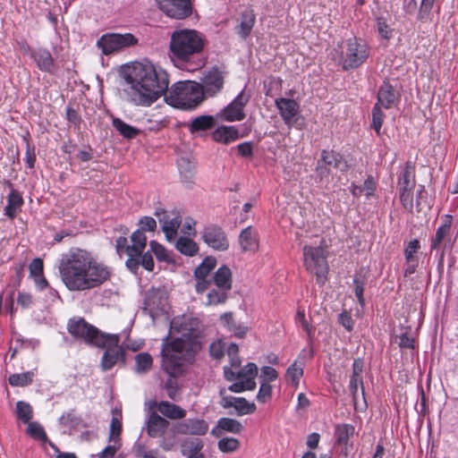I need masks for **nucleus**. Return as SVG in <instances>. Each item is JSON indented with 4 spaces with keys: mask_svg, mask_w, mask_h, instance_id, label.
Returning a JSON list of instances; mask_svg holds the SVG:
<instances>
[{
    "mask_svg": "<svg viewBox=\"0 0 458 458\" xmlns=\"http://www.w3.org/2000/svg\"><path fill=\"white\" fill-rule=\"evenodd\" d=\"M202 327L199 318L192 315L178 316L172 319L170 333H178L180 336L171 342H168L167 336L164 338L161 350L162 368L171 377L181 375L200 349Z\"/></svg>",
    "mask_w": 458,
    "mask_h": 458,
    "instance_id": "1",
    "label": "nucleus"
},
{
    "mask_svg": "<svg viewBox=\"0 0 458 458\" xmlns=\"http://www.w3.org/2000/svg\"><path fill=\"white\" fill-rule=\"evenodd\" d=\"M60 278L73 292L91 290L109 280L111 269L95 255L82 248L72 247L63 253L58 263Z\"/></svg>",
    "mask_w": 458,
    "mask_h": 458,
    "instance_id": "2",
    "label": "nucleus"
},
{
    "mask_svg": "<svg viewBox=\"0 0 458 458\" xmlns=\"http://www.w3.org/2000/svg\"><path fill=\"white\" fill-rule=\"evenodd\" d=\"M123 92L136 106H149L168 89V75L149 61L137 62L123 72Z\"/></svg>",
    "mask_w": 458,
    "mask_h": 458,
    "instance_id": "3",
    "label": "nucleus"
},
{
    "mask_svg": "<svg viewBox=\"0 0 458 458\" xmlns=\"http://www.w3.org/2000/svg\"><path fill=\"white\" fill-rule=\"evenodd\" d=\"M204 47L205 38L199 31L190 29L174 30L169 44L171 61L181 70L196 71L204 65Z\"/></svg>",
    "mask_w": 458,
    "mask_h": 458,
    "instance_id": "4",
    "label": "nucleus"
},
{
    "mask_svg": "<svg viewBox=\"0 0 458 458\" xmlns=\"http://www.w3.org/2000/svg\"><path fill=\"white\" fill-rule=\"evenodd\" d=\"M166 91V103L183 110L194 109L204 100L200 83L195 81H178Z\"/></svg>",
    "mask_w": 458,
    "mask_h": 458,
    "instance_id": "5",
    "label": "nucleus"
},
{
    "mask_svg": "<svg viewBox=\"0 0 458 458\" xmlns=\"http://www.w3.org/2000/svg\"><path fill=\"white\" fill-rule=\"evenodd\" d=\"M67 330L72 337L90 346L115 344L118 341V335L103 333L82 318H71Z\"/></svg>",
    "mask_w": 458,
    "mask_h": 458,
    "instance_id": "6",
    "label": "nucleus"
},
{
    "mask_svg": "<svg viewBox=\"0 0 458 458\" xmlns=\"http://www.w3.org/2000/svg\"><path fill=\"white\" fill-rule=\"evenodd\" d=\"M302 251L306 270L316 276L318 284H324L327 280L329 269L326 247L322 242L318 246L304 245Z\"/></svg>",
    "mask_w": 458,
    "mask_h": 458,
    "instance_id": "7",
    "label": "nucleus"
},
{
    "mask_svg": "<svg viewBox=\"0 0 458 458\" xmlns=\"http://www.w3.org/2000/svg\"><path fill=\"white\" fill-rule=\"evenodd\" d=\"M341 48L339 63L345 71L358 68L369 55L368 45L355 37L346 39Z\"/></svg>",
    "mask_w": 458,
    "mask_h": 458,
    "instance_id": "8",
    "label": "nucleus"
},
{
    "mask_svg": "<svg viewBox=\"0 0 458 458\" xmlns=\"http://www.w3.org/2000/svg\"><path fill=\"white\" fill-rule=\"evenodd\" d=\"M137 41L131 33H106L98 39L97 47L108 55L134 46Z\"/></svg>",
    "mask_w": 458,
    "mask_h": 458,
    "instance_id": "9",
    "label": "nucleus"
},
{
    "mask_svg": "<svg viewBox=\"0 0 458 458\" xmlns=\"http://www.w3.org/2000/svg\"><path fill=\"white\" fill-rule=\"evenodd\" d=\"M250 95L242 89L226 106L216 114V119L229 123L240 122L245 118L244 107Z\"/></svg>",
    "mask_w": 458,
    "mask_h": 458,
    "instance_id": "10",
    "label": "nucleus"
},
{
    "mask_svg": "<svg viewBox=\"0 0 458 458\" xmlns=\"http://www.w3.org/2000/svg\"><path fill=\"white\" fill-rule=\"evenodd\" d=\"M201 240L208 247L216 251H225L229 248V240L222 229L216 225H208L201 232Z\"/></svg>",
    "mask_w": 458,
    "mask_h": 458,
    "instance_id": "11",
    "label": "nucleus"
},
{
    "mask_svg": "<svg viewBox=\"0 0 458 458\" xmlns=\"http://www.w3.org/2000/svg\"><path fill=\"white\" fill-rule=\"evenodd\" d=\"M258 375V367L253 362H249L238 370V381L229 386L228 390L233 393H242L255 389V378Z\"/></svg>",
    "mask_w": 458,
    "mask_h": 458,
    "instance_id": "12",
    "label": "nucleus"
},
{
    "mask_svg": "<svg viewBox=\"0 0 458 458\" xmlns=\"http://www.w3.org/2000/svg\"><path fill=\"white\" fill-rule=\"evenodd\" d=\"M159 9L168 17L182 20L191 14V0H156Z\"/></svg>",
    "mask_w": 458,
    "mask_h": 458,
    "instance_id": "13",
    "label": "nucleus"
},
{
    "mask_svg": "<svg viewBox=\"0 0 458 458\" xmlns=\"http://www.w3.org/2000/svg\"><path fill=\"white\" fill-rule=\"evenodd\" d=\"M159 9L168 17L182 20L191 14V0H156Z\"/></svg>",
    "mask_w": 458,
    "mask_h": 458,
    "instance_id": "14",
    "label": "nucleus"
},
{
    "mask_svg": "<svg viewBox=\"0 0 458 458\" xmlns=\"http://www.w3.org/2000/svg\"><path fill=\"white\" fill-rule=\"evenodd\" d=\"M131 244H128L127 238L121 236L116 240L115 248L117 253L121 256L140 255L147 245V237L140 232H133L131 236Z\"/></svg>",
    "mask_w": 458,
    "mask_h": 458,
    "instance_id": "15",
    "label": "nucleus"
},
{
    "mask_svg": "<svg viewBox=\"0 0 458 458\" xmlns=\"http://www.w3.org/2000/svg\"><path fill=\"white\" fill-rule=\"evenodd\" d=\"M216 266V259L213 257L205 258L194 270L196 281L195 290L198 293H203L211 286V280L208 278L210 272Z\"/></svg>",
    "mask_w": 458,
    "mask_h": 458,
    "instance_id": "16",
    "label": "nucleus"
},
{
    "mask_svg": "<svg viewBox=\"0 0 458 458\" xmlns=\"http://www.w3.org/2000/svg\"><path fill=\"white\" fill-rule=\"evenodd\" d=\"M224 86V77L222 72L213 68L207 72L201 80V89L203 90V97H213L221 91Z\"/></svg>",
    "mask_w": 458,
    "mask_h": 458,
    "instance_id": "17",
    "label": "nucleus"
},
{
    "mask_svg": "<svg viewBox=\"0 0 458 458\" xmlns=\"http://www.w3.org/2000/svg\"><path fill=\"white\" fill-rule=\"evenodd\" d=\"M167 296L165 290L160 288H151L144 301L145 310H148L149 314L154 317L159 311H163L166 306Z\"/></svg>",
    "mask_w": 458,
    "mask_h": 458,
    "instance_id": "18",
    "label": "nucleus"
},
{
    "mask_svg": "<svg viewBox=\"0 0 458 458\" xmlns=\"http://www.w3.org/2000/svg\"><path fill=\"white\" fill-rule=\"evenodd\" d=\"M275 104L284 123L288 127L293 126L295 116L299 113V104L293 99L284 98L276 99Z\"/></svg>",
    "mask_w": 458,
    "mask_h": 458,
    "instance_id": "19",
    "label": "nucleus"
},
{
    "mask_svg": "<svg viewBox=\"0 0 458 458\" xmlns=\"http://www.w3.org/2000/svg\"><path fill=\"white\" fill-rule=\"evenodd\" d=\"M120 337L115 344H107L102 346H97L98 348H106L101 359V368L106 371L111 369L119 360H123L124 351L122 347H119Z\"/></svg>",
    "mask_w": 458,
    "mask_h": 458,
    "instance_id": "20",
    "label": "nucleus"
},
{
    "mask_svg": "<svg viewBox=\"0 0 458 458\" xmlns=\"http://www.w3.org/2000/svg\"><path fill=\"white\" fill-rule=\"evenodd\" d=\"M208 424L204 420L188 419L180 422L175 427V431L182 435L202 436L207 433Z\"/></svg>",
    "mask_w": 458,
    "mask_h": 458,
    "instance_id": "21",
    "label": "nucleus"
},
{
    "mask_svg": "<svg viewBox=\"0 0 458 458\" xmlns=\"http://www.w3.org/2000/svg\"><path fill=\"white\" fill-rule=\"evenodd\" d=\"M30 56L38 68L45 72L55 73V64L51 53L45 48H38L30 51Z\"/></svg>",
    "mask_w": 458,
    "mask_h": 458,
    "instance_id": "22",
    "label": "nucleus"
},
{
    "mask_svg": "<svg viewBox=\"0 0 458 458\" xmlns=\"http://www.w3.org/2000/svg\"><path fill=\"white\" fill-rule=\"evenodd\" d=\"M159 223L166 241L169 242H174L182 224L181 216L179 215L163 216L159 218Z\"/></svg>",
    "mask_w": 458,
    "mask_h": 458,
    "instance_id": "23",
    "label": "nucleus"
},
{
    "mask_svg": "<svg viewBox=\"0 0 458 458\" xmlns=\"http://www.w3.org/2000/svg\"><path fill=\"white\" fill-rule=\"evenodd\" d=\"M169 422L153 411L149 414L146 421L147 433L151 437H160L168 428Z\"/></svg>",
    "mask_w": 458,
    "mask_h": 458,
    "instance_id": "24",
    "label": "nucleus"
},
{
    "mask_svg": "<svg viewBox=\"0 0 458 458\" xmlns=\"http://www.w3.org/2000/svg\"><path fill=\"white\" fill-rule=\"evenodd\" d=\"M377 99V100L375 105H378V106L385 109H389L395 105L397 96L392 85L387 82H384L378 89Z\"/></svg>",
    "mask_w": 458,
    "mask_h": 458,
    "instance_id": "25",
    "label": "nucleus"
},
{
    "mask_svg": "<svg viewBox=\"0 0 458 458\" xmlns=\"http://www.w3.org/2000/svg\"><path fill=\"white\" fill-rule=\"evenodd\" d=\"M321 162L330 168H335L340 172H345L349 168L347 160L335 151L323 150L320 155Z\"/></svg>",
    "mask_w": 458,
    "mask_h": 458,
    "instance_id": "26",
    "label": "nucleus"
},
{
    "mask_svg": "<svg viewBox=\"0 0 458 458\" xmlns=\"http://www.w3.org/2000/svg\"><path fill=\"white\" fill-rule=\"evenodd\" d=\"M255 21L256 16L254 12L251 9H246L241 15L239 25L234 29L235 33L245 39L251 33Z\"/></svg>",
    "mask_w": 458,
    "mask_h": 458,
    "instance_id": "27",
    "label": "nucleus"
},
{
    "mask_svg": "<svg viewBox=\"0 0 458 458\" xmlns=\"http://www.w3.org/2000/svg\"><path fill=\"white\" fill-rule=\"evenodd\" d=\"M415 183L414 165L411 162H406L403 169L398 175V191L413 190Z\"/></svg>",
    "mask_w": 458,
    "mask_h": 458,
    "instance_id": "28",
    "label": "nucleus"
},
{
    "mask_svg": "<svg viewBox=\"0 0 458 458\" xmlns=\"http://www.w3.org/2000/svg\"><path fill=\"white\" fill-rule=\"evenodd\" d=\"M239 243L243 251H255L259 247L257 231L251 226L243 229L239 235Z\"/></svg>",
    "mask_w": 458,
    "mask_h": 458,
    "instance_id": "29",
    "label": "nucleus"
},
{
    "mask_svg": "<svg viewBox=\"0 0 458 458\" xmlns=\"http://www.w3.org/2000/svg\"><path fill=\"white\" fill-rule=\"evenodd\" d=\"M212 137L217 142L229 144L239 138V131L235 126L221 125L213 131Z\"/></svg>",
    "mask_w": 458,
    "mask_h": 458,
    "instance_id": "30",
    "label": "nucleus"
},
{
    "mask_svg": "<svg viewBox=\"0 0 458 458\" xmlns=\"http://www.w3.org/2000/svg\"><path fill=\"white\" fill-rule=\"evenodd\" d=\"M211 280V285L214 284L216 287H222L227 291L232 289L233 278L232 271L226 266L220 267L214 274Z\"/></svg>",
    "mask_w": 458,
    "mask_h": 458,
    "instance_id": "31",
    "label": "nucleus"
},
{
    "mask_svg": "<svg viewBox=\"0 0 458 458\" xmlns=\"http://www.w3.org/2000/svg\"><path fill=\"white\" fill-rule=\"evenodd\" d=\"M112 420L109 426V436L108 441L114 443H121V433H122V411L119 408H114L111 411Z\"/></svg>",
    "mask_w": 458,
    "mask_h": 458,
    "instance_id": "32",
    "label": "nucleus"
},
{
    "mask_svg": "<svg viewBox=\"0 0 458 458\" xmlns=\"http://www.w3.org/2000/svg\"><path fill=\"white\" fill-rule=\"evenodd\" d=\"M157 408L161 414L172 420L182 419L186 415L185 410L167 401H161Z\"/></svg>",
    "mask_w": 458,
    "mask_h": 458,
    "instance_id": "33",
    "label": "nucleus"
},
{
    "mask_svg": "<svg viewBox=\"0 0 458 458\" xmlns=\"http://www.w3.org/2000/svg\"><path fill=\"white\" fill-rule=\"evenodd\" d=\"M23 199L21 194L18 191L12 189L7 197V205L4 208V215L9 218H13L21 209Z\"/></svg>",
    "mask_w": 458,
    "mask_h": 458,
    "instance_id": "34",
    "label": "nucleus"
},
{
    "mask_svg": "<svg viewBox=\"0 0 458 458\" xmlns=\"http://www.w3.org/2000/svg\"><path fill=\"white\" fill-rule=\"evenodd\" d=\"M220 321L223 324V326L232 334H233V335H235L236 337H243L248 331V327L246 326L237 324L234 321L232 313L222 314L220 316Z\"/></svg>",
    "mask_w": 458,
    "mask_h": 458,
    "instance_id": "35",
    "label": "nucleus"
},
{
    "mask_svg": "<svg viewBox=\"0 0 458 458\" xmlns=\"http://www.w3.org/2000/svg\"><path fill=\"white\" fill-rule=\"evenodd\" d=\"M215 122L216 119L212 115H199L194 118L191 123L188 124V129L191 133L207 131L215 126Z\"/></svg>",
    "mask_w": 458,
    "mask_h": 458,
    "instance_id": "36",
    "label": "nucleus"
},
{
    "mask_svg": "<svg viewBox=\"0 0 458 458\" xmlns=\"http://www.w3.org/2000/svg\"><path fill=\"white\" fill-rule=\"evenodd\" d=\"M452 225V216H445L441 225L437 228L435 237L431 241V248L437 249L449 234Z\"/></svg>",
    "mask_w": 458,
    "mask_h": 458,
    "instance_id": "37",
    "label": "nucleus"
},
{
    "mask_svg": "<svg viewBox=\"0 0 458 458\" xmlns=\"http://www.w3.org/2000/svg\"><path fill=\"white\" fill-rule=\"evenodd\" d=\"M175 242V248L182 254L192 257L199 251L198 244L191 238L181 236Z\"/></svg>",
    "mask_w": 458,
    "mask_h": 458,
    "instance_id": "38",
    "label": "nucleus"
},
{
    "mask_svg": "<svg viewBox=\"0 0 458 458\" xmlns=\"http://www.w3.org/2000/svg\"><path fill=\"white\" fill-rule=\"evenodd\" d=\"M355 428L351 424H339L335 427V439L339 445L347 446L350 438L354 435Z\"/></svg>",
    "mask_w": 458,
    "mask_h": 458,
    "instance_id": "39",
    "label": "nucleus"
},
{
    "mask_svg": "<svg viewBox=\"0 0 458 458\" xmlns=\"http://www.w3.org/2000/svg\"><path fill=\"white\" fill-rule=\"evenodd\" d=\"M206 305H218L225 302L229 291L222 287L208 288Z\"/></svg>",
    "mask_w": 458,
    "mask_h": 458,
    "instance_id": "40",
    "label": "nucleus"
},
{
    "mask_svg": "<svg viewBox=\"0 0 458 458\" xmlns=\"http://www.w3.org/2000/svg\"><path fill=\"white\" fill-rule=\"evenodd\" d=\"M134 360V369L137 374H146L152 368L153 359L148 352H140L135 356Z\"/></svg>",
    "mask_w": 458,
    "mask_h": 458,
    "instance_id": "41",
    "label": "nucleus"
},
{
    "mask_svg": "<svg viewBox=\"0 0 458 458\" xmlns=\"http://www.w3.org/2000/svg\"><path fill=\"white\" fill-rule=\"evenodd\" d=\"M113 126L120 132L121 135L127 139H133L140 131L137 128L124 123L120 118L113 119Z\"/></svg>",
    "mask_w": 458,
    "mask_h": 458,
    "instance_id": "42",
    "label": "nucleus"
},
{
    "mask_svg": "<svg viewBox=\"0 0 458 458\" xmlns=\"http://www.w3.org/2000/svg\"><path fill=\"white\" fill-rule=\"evenodd\" d=\"M27 427V434L35 440L45 444L48 442L44 428L37 421H30Z\"/></svg>",
    "mask_w": 458,
    "mask_h": 458,
    "instance_id": "43",
    "label": "nucleus"
},
{
    "mask_svg": "<svg viewBox=\"0 0 458 458\" xmlns=\"http://www.w3.org/2000/svg\"><path fill=\"white\" fill-rule=\"evenodd\" d=\"M35 373L27 371L24 373H16L9 377V384L13 386H26L32 383Z\"/></svg>",
    "mask_w": 458,
    "mask_h": 458,
    "instance_id": "44",
    "label": "nucleus"
},
{
    "mask_svg": "<svg viewBox=\"0 0 458 458\" xmlns=\"http://www.w3.org/2000/svg\"><path fill=\"white\" fill-rule=\"evenodd\" d=\"M217 426L222 430L235 434L240 433L243 428L241 422L231 418H221L217 422Z\"/></svg>",
    "mask_w": 458,
    "mask_h": 458,
    "instance_id": "45",
    "label": "nucleus"
},
{
    "mask_svg": "<svg viewBox=\"0 0 458 458\" xmlns=\"http://www.w3.org/2000/svg\"><path fill=\"white\" fill-rule=\"evenodd\" d=\"M233 408L236 410L237 414L240 416L251 414L256 411L254 403H250L243 397H237L234 401Z\"/></svg>",
    "mask_w": 458,
    "mask_h": 458,
    "instance_id": "46",
    "label": "nucleus"
},
{
    "mask_svg": "<svg viewBox=\"0 0 458 458\" xmlns=\"http://www.w3.org/2000/svg\"><path fill=\"white\" fill-rule=\"evenodd\" d=\"M302 375V366L295 361L287 369L285 377L286 379L290 380L294 386H298Z\"/></svg>",
    "mask_w": 458,
    "mask_h": 458,
    "instance_id": "47",
    "label": "nucleus"
},
{
    "mask_svg": "<svg viewBox=\"0 0 458 458\" xmlns=\"http://www.w3.org/2000/svg\"><path fill=\"white\" fill-rule=\"evenodd\" d=\"M16 412L18 418L24 423H29L33 416L31 406L23 401L17 402Z\"/></svg>",
    "mask_w": 458,
    "mask_h": 458,
    "instance_id": "48",
    "label": "nucleus"
},
{
    "mask_svg": "<svg viewBox=\"0 0 458 458\" xmlns=\"http://www.w3.org/2000/svg\"><path fill=\"white\" fill-rule=\"evenodd\" d=\"M436 0H421L417 19L422 22L430 20L431 11Z\"/></svg>",
    "mask_w": 458,
    "mask_h": 458,
    "instance_id": "49",
    "label": "nucleus"
},
{
    "mask_svg": "<svg viewBox=\"0 0 458 458\" xmlns=\"http://www.w3.org/2000/svg\"><path fill=\"white\" fill-rule=\"evenodd\" d=\"M384 118L385 114L382 111V107L378 106V105H375L372 109V128L377 135H380L381 133Z\"/></svg>",
    "mask_w": 458,
    "mask_h": 458,
    "instance_id": "50",
    "label": "nucleus"
},
{
    "mask_svg": "<svg viewBox=\"0 0 458 458\" xmlns=\"http://www.w3.org/2000/svg\"><path fill=\"white\" fill-rule=\"evenodd\" d=\"M149 250L153 253L158 261H169L170 258L167 250L163 245L156 241L149 242Z\"/></svg>",
    "mask_w": 458,
    "mask_h": 458,
    "instance_id": "51",
    "label": "nucleus"
},
{
    "mask_svg": "<svg viewBox=\"0 0 458 458\" xmlns=\"http://www.w3.org/2000/svg\"><path fill=\"white\" fill-rule=\"evenodd\" d=\"M239 441L233 437H223L218 441V448L223 453H231L237 450Z\"/></svg>",
    "mask_w": 458,
    "mask_h": 458,
    "instance_id": "52",
    "label": "nucleus"
},
{
    "mask_svg": "<svg viewBox=\"0 0 458 458\" xmlns=\"http://www.w3.org/2000/svg\"><path fill=\"white\" fill-rule=\"evenodd\" d=\"M139 229L135 232H140L141 234H145V232H154L157 229V222L151 216H142L139 220Z\"/></svg>",
    "mask_w": 458,
    "mask_h": 458,
    "instance_id": "53",
    "label": "nucleus"
},
{
    "mask_svg": "<svg viewBox=\"0 0 458 458\" xmlns=\"http://www.w3.org/2000/svg\"><path fill=\"white\" fill-rule=\"evenodd\" d=\"M420 248V242L416 239L411 240L408 242L405 250H404V257L407 263L415 262L416 257L415 254Z\"/></svg>",
    "mask_w": 458,
    "mask_h": 458,
    "instance_id": "54",
    "label": "nucleus"
},
{
    "mask_svg": "<svg viewBox=\"0 0 458 458\" xmlns=\"http://www.w3.org/2000/svg\"><path fill=\"white\" fill-rule=\"evenodd\" d=\"M402 206L409 212L413 210V190L398 191Z\"/></svg>",
    "mask_w": 458,
    "mask_h": 458,
    "instance_id": "55",
    "label": "nucleus"
},
{
    "mask_svg": "<svg viewBox=\"0 0 458 458\" xmlns=\"http://www.w3.org/2000/svg\"><path fill=\"white\" fill-rule=\"evenodd\" d=\"M278 377V372L270 366H264L260 369V382H269L275 381Z\"/></svg>",
    "mask_w": 458,
    "mask_h": 458,
    "instance_id": "56",
    "label": "nucleus"
},
{
    "mask_svg": "<svg viewBox=\"0 0 458 458\" xmlns=\"http://www.w3.org/2000/svg\"><path fill=\"white\" fill-rule=\"evenodd\" d=\"M316 173H317L318 176L319 177L320 181H322V182L325 181L327 182H329V177L331 174V168L328 165H327L326 164H323V162H321L320 157L317 161Z\"/></svg>",
    "mask_w": 458,
    "mask_h": 458,
    "instance_id": "57",
    "label": "nucleus"
},
{
    "mask_svg": "<svg viewBox=\"0 0 458 458\" xmlns=\"http://www.w3.org/2000/svg\"><path fill=\"white\" fill-rule=\"evenodd\" d=\"M272 395V386L267 382H260V386L257 394V400L259 403H266Z\"/></svg>",
    "mask_w": 458,
    "mask_h": 458,
    "instance_id": "58",
    "label": "nucleus"
},
{
    "mask_svg": "<svg viewBox=\"0 0 458 458\" xmlns=\"http://www.w3.org/2000/svg\"><path fill=\"white\" fill-rule=\"evenodd\" d=\"M121 446L122 443L109 442V445L98 454V458H114Z\"/></svg>",
    "mask_w": 458,
    "mask_h": 458,
    "instance_id": "59",
    "label": "nucleus"
},
{
    "mask_svg": "<svg viewBox=\"0 0 458 458\" xmlns=\"http://www.w3.org/2000/svg\"><path fill=\"white\" fill-rule=\"evenodd\" d=\"M209 353L215 359H220L225 353V344L221 341H216L209 346Z\"/></svg>",
    "mask_w": 458,
    "mask_h": 458,
    "instance_id": "60",
    "label": "nucleus"
},
{
    "mask_svg": "<svg viewBox=\"0 0 458 458\" xmlns=\"http://www.w3.org/2000/svg\"><path fill=\"white\" fill-rule=\"evenodd\" d=\"M165 389L169 398H171L172 400H177L178 386L174 379L169 378L165 384Z\"/></svg>",
    "mask_w": 458,
    "mask_h": 458,
    "instance_id": "61",
    "label": "nucleus"
},
{
    "mask_svg": "<svg viewBox=\"0 0 458 458\" xmlns=\"http://www.w3.org/2000/svg\"><path fill=\"white\" fill-rule=\"evenodd\" d=\"M338 321L347 331L350 332L352 330L354 322L349 312L343 311L339 314Z\"/></svg>",
    "mask_w": 458,
    "mask_h": 458,
    "instance_id": "62",
    "label": "nucleus"
},
{
    "mask_svg": "<svg viewBox=\"0 0 458 458\" xmlns=\"http://www.w3.org/2000/svg\"><path fill=\"white\" fill-rule=\"evenodd\" d=\"M140 265L148 271H152L154 269V260L150 250H148L144 254H140Z\"/></svg>",
    "mask_w": 458,
    "mask_h": 458,
    "instance_id": "63",
    "label": "nucleus"
},
{
    "mask_svg": "<svg viewBox=\"0 0 458 458\" xmlns=\"http://www.w3.org/2000/svg\"><path fill=\"white\" fill-rule=\"evenodd\" d=\"M377 28L382 38L389 39L392 37V30L382 18L377 20Z\"/></svg>",
    "mask_w": 458,
    "mask_h": 458,
    "instance_id": "64",
    "label": "nucleus"
}]
</instances>
